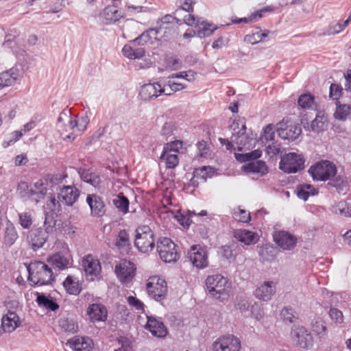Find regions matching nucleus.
I'll use <instances>...</instances> for the list:
<instances>
[{
	"label": "nucleus",
	"instance_id": "603ef678",
	"mask_svg": "<svg viewBox=\"0 0 351 351\" xmlns=\"http://www.w3.org/2000/svg\"><path fill=\"white\" fill-rule=\"evenodd\" d=\"M232 217L235 220L243 223H248L251 220L250 213L240 208L234 210Z\"/></svg>",
	"mask_w": 351,
	"mask_h": 351
},
{
	"label": "nucleus",
	"instance_id": "774afa93",
	"mask_svg": "<svg viewBox=\"0 0 351 351\" xmlns=\"http://www.w3.org/2000/svg\"><path fill=\"white\" fill-rule=\"evenodd\" d=\"M342 90L341 86L336 84H332L330 86V97L337 100L341 95Z\"/></svg>",
	"mask_w": 351,
	"mask_h": 351
},
{
	"label": "nucleus",
	"instance_id": "6e6d98bb",
	"mask_svg": "<svg viewBox=\"0 0 351 351\" xmlns=\"http://www.w3.org/2000/svg\"><path fill=\"white\" fill-rule=\"evenodd\" d=\"M61 203V201L59 199H56L54 196L50 197L45 206V210L55 213L60 212L62 210Z\"/></svg>",
	"mask_w": 351,
	"mask_h": 351
},
{
	"label": "nucleus",
	"instance_id": "2f4dec72",
	"mask_svg": "<svg viewBox=\"0 0 351 351\" xmlns=\"http://www.w3.org/2000/svg\"><path fill=\"white\" fill-rule=\"evenodd\" d=\"M78 173L80 174L82 180L90 184L95 188H97L100 186L101 178L95 172L80 168L78 170Z\"/></svg>",
	"mask_w": 351,
	"mask_h": 351
},
{
	"label": "nucleus",
	"instance_id": "bf43d9fd",
	"mask_svg": "<svg viewBox=\"0 0 351 351\" xmlns=\"http://www.w3.org/2000/svg\"><path fill=\"white\" fill-rule=\"evenodd\" d=\"M196 75H197V73L195 72H194L193 71L189 70L187 71H181L179 73H173L172 75H170L169 77H171V78H175V77L183 78L189 82H192L195 80Z\"/></svg>",
	"mask_w": 351,
	"mask_h": 351
},
{
	"label": "nucleus",
	"instance_id": "13d9d810",
	"mask_svg": "<svg viewBox=\"0 0 351 351\" xmlns=\"http://www.w3.org/2000/svg\"><path fill=\"white\" fill-rule=\"evenodd\" d=\"M329 182L328 184L335 187L337 189L342 191L345 186H346L347 182L346 179L341 176H335L333 178H331L330 180H328Z\"/></svg>",
	"mask_w": 351,
	"mask_h": 351
},
{
	"label": "nucleus",
	"instance_id": "c9c22d12",
	"mask_svg": "<svg viewBox=\"0 0 351 351\" xmlns=\"http://www.w3.org/2000/svg\"><path fill=\"white\" fill-rule=\"evenodd\" d=\"M269 33V31L268 30L263 31L260 28H257L256 32H252L250 34L246 35L245 36L244 40L246 43L254 45L259 42L263 41L265 38L267 37Z\"/></svg>",
	"mask_w": 351,
	"mask_h": 351
},
{
	"label": "nucleus",
	"instance_id": "4468645a",
	"mask_svg": "<svg viewBox=\"0 0 351 351\" xmlns=\"http://www.w3.org/2000/svg\"><path fill=\"white\" fill-rule=\"evenodd\" d=\"M62 248V251L56 252L47 258L49 263L60 270L67 268L71 265V255L66 245H64Z\"/></svg>",
	"mask_w": 351,
	"mask_h": 351
},
{
	"label": "nucleus",
	"instance_id": "1a4fd4ad",
	"mask_svg": "<svg viewBox=\"0 0 351 351\" xmlns=\"http://www.w3.org/2000/svg\"><path fill=\"white\" fill-rule=\"evenodd\" d=\"M146 287L149 296L156 301L161 302L165 298L167 286L164 279L158 276L150 277Z\"/></svg>",
	"mask_w": 351,
	"mask_h": 351
},
{
	"label": "nucleus",
	"instance_id": "f03ea898",
	"mask_svg": "<svg viewBox=\"0 0 351 351\" xmlns=\"http://www.w3.org/2000/svg\"><path fill=\"white\" fill-rule=\"evenodd\" d=\"M27 269L29 274L28 280L34 285H49L55 279L51 269L44 262H32Z\"/></svg>",
	"mask_w": 351,
	"mask_h": 351
},
{
	"label": "nucleus",
	"instance_id": "5701e85b",
	"mask_svg": "<svg viewBox=\"0 0 351 351\" xmlns=\"http://www.w3.org/2000/svg\"><path fill=\"white\" fill-rule=\"evenodd\" d=\"M293 335L298 345L302 348H309L313 344V337L303 326H298L293 331Z\"/></svg>",
	"mask_w": 351,
	"mask_h": 351
},
{
	"label": "nucleus",
	"instance_id": "58836bf2",
	"mask_svg": "<svg viewBox=\"0 0 351 351\" xmlns=\"http://www.w3.org/2000/svg\"><path fill=\"white\" fill-rule=\"evenodd\" d=\"M101 16L106 21V23L115 22L121 17L119 10L114 6L105 8L101 13Z\"/></svg>",
	"mask_w": 351,
	"mask_h": 351
},
{
	"label": "nucleus",
	"instance_id": "0e129e2a",
	"mask_svg": "<svg viewBox=\"0 0 351 351\" xmlns=\"http://www.w3.org/2000/svg\"><path fill=\"white\" fill-rule=\"evenodd\" d=\"M183 142L182 141H175L171 143H167L163 149L167 150L169 152H178L180 149L182 148Z\"/></svg>",
	"mask_w": 351,
	"mask_h": 351
},
{
	"label": "nucleus",
	"instance_id": "f257e3e1",
	"mask_svg": "<svg viewBox=\"0 0 351 351\" xmlns=\"http://www.w3.org/2000/svg\"><path fill=\"white\" fill-rule=\"evenodd\" d=\"M206 287L211 297L220 301L226 300L230 295L231 284L220 274L208 276L206 280Z\"/></svg>",
	"mask_w": 351,
	"mask_h": 351
},
{
	"label": "nucleus",
	"instance_id": "72a5a7b5",
	"mask_svg": "<svg viewBox=\"0 0 351 351\" xmlns=\"http://www.w3.org/2000/svg\"><path fill=\"white\" fill-rule=\"evenodd\" d=\"M36 302L38 306L47 309L55 311L59 308V305L51 298L46 296L43 293H37Z\"/></svg>",
	"mask_w": 351,
	"mask_h": 351
},
{
	"label": "nucleus",
	"instance_id": "3c124183",
	"mask_svg": "<svg viewBox=\"0 0 351 351\" xmlns=\"http://www.w3.org/2000/svg\"><path fill=\"white\" fill-rule=\"evenodd\" d=\"M199 29L197 32V36L199 38H204L211 36L213 32L217 29L212 24L202 22Z\"/></svg>",
	"mask_w": 351,
	"mask_h": 351
},
{
	"label": "nucleus",
	"instance_id": "bb28decb",
	"mask_svg": "<svg viewBox=\"0 0 351 351\" xmlns=\"http://www.w3.org/2000/svg\"><path fill=\"white\" fill-rule=\"evenodd\" d=\"M20 325L21 321L17 313H7L1 319V328L5 332H11Z\"/></svg>",
	"mask_w": 351,
	"mask_h": 351
},
{
	"label": "nucleus",
	"instance_id": "f704fd0d",
	"mask_svg": "<svg viewBox=\"0 0 351 351\" xmlns=\"http://www.w3.org/2000/svg\"><path fill=\"white\" fill-rule=\"evenodd\" d=\"M115 245L119 250L128 251L130 248L131 243L128 232L125 230L119 231L115 241Z\"/></svg>",
	"mask_w": 351,
	"mask_h": 351
},
{
	"label": "nucleus",
	"instance_id": "412c9836",
	"mask_svg": "<svg viewBox=\"0 0 351 351\" xmlns=\"http://www.w3.org/2000/svg\"><path fill=\"white\" fill-rule=\"evenodd\" d=\"M328 127V117L324 111L318 110L315 118L311 122L307 127L304 128L308 130L313 131L316 133L324 132Z\"/></svg>",
	"mask_w": 351,
	"mask_h": 351
},
{
	"label": "nucleus",
	"instance_id": "ea45409f",
	"mask_svg": "<svg viewBox=\"0 0 351 351\" xmlns=\"http://www.w3.org/2000/svg\"><path fill=\"white\" fill-rule=\"evenodd\" d=\"M114 206L123 214L128 212L129 200L123 193H119L112 200Z\"/></svg>",
	"mask_w": 351,
	"mask_h": 351
},
{
	"label": "nucleus",
	"instance_id": "9b49d317",
	"mask_svg": "<svg viewBox=\"0 0 351 351\" xmlns=\"http://www.w3.org/2000/svg\"><path fill=\"white\" fill-rule=\"evenodd\" d=\"M114 271L121 282L128 283L134 278L136 267L131 261L123 259L115 266Z\"/></svg>",
	"mask_w": 351,
	"mask_h": 351
},
{
	"label": "nucleus",
	"instance_id": "0eeeda50",
	"mask_svg": "<svg viewBox=\"0 0 351 351\" xmlns=\"http://www.w3.org/2000/svg\"><path fill=\"white\" fill-rule=\"evenodd\" d=\"M277 132L281 138L293 141L301 135L302 128L298 123L283 119L277 124Z\"/></svg>",
	"mask_w": 351,
	"mask_h": 351
},
{
	"label": "nucleus",
	"instance_id": "a18cd8bd",
	"mask_svg": "<svg viewBox=\"0 0 351 351\" xmlns=\"http://www.w3.org/2000/svg\"><path fill=\"white\" fill-rule=\"evenodd\" d=\"M213 169L210 167H202L200 168L195 169L193 173L195 178H198L200 182H206L207 178L211 177Z\"/></svg>",
	"mask_w": 351,
	"mask_h": 351
},
{
	"label": "nucleus",
	"instance_id": "e433bc0d",
	"mask_svg": "<svg viewBox=\"0 0 351 351\" xmlns=\"http://www.w3.org/2000/svg\"><path fill=\"white\" fill-rule=\"evenodd\" d=\"M160 159L165 162V166L168 169H174L179 163V160L176 154H172L164 149Z\"/></svg>",
	"mask_w": 351,
	"mask_h": 351
},
{
	"label": "nucleus",
	"instance_id": "6e6552de",
	"mask_svg": "<svg viewBox=\"0 0 351 351\" xmlns=\"http://www.w3.org/2000/svg\"><path fill=\"white\" fill-rule=\"evenodd\" d=\"M176 244L169 238H160L157 242V251L160 258L166 263L177 261L179 255L176 250Z\"/></svg>",
	"mask_w": 351,
	"mask_h": 351
},
{
	"label": "nucleus",
	"instance_id": "39448f33",
	"mask_svg": "<svg viewBox=\"0 0 351 351\" xmlns=\"http://www.w3.org/2000/svg\"><path fill=\"white\" fill-rule=\"evenodd\" d=\"M314 180L326 181L337 174L336 166L328 160H322L312 165L308 170Z\"/></svg>",
	"mask_w": 351,
	"mask_h": 351
},
{
	"label": "nucleus",
	"instance_id": "2eb2a0df",
	"mask_svg": "<svg viewBox=\"0 0 351 351\" xmlns=\"http://www.w3.org/2000/svg\"><path fill=\"white\" fill-rule=\"evenodd\" d=\"M189 258L193 266L198 269H204L208 267V254L206 250L197 245L191 247L189 252Z\"/></svg>",
	"mask_w": 351,
	"mask_h": 351
},
{
	"label": "nucleus",
	"instance_id": "aec40b11",
	"mask_svg": "<svg viewBox=\"0 0 351 351\" xmlns=\"http://www.w3.org/2000/svg\"><path fill=\"white\" fill-rule=\"evenodd\" d=\"M86 201L90 208L92 216L99 217L105 214V204L100 196L97 194H88Z\"/></svg>",
	"mask_w": 351,
	"mask_h": 351
},
{
	"label": "nucleus",
	"instance_id": "7ed1b4c3",
	"mask_svg": "<svg viewBox=\"0 0 351 351\" xmlns=\"http://www.w3.org/2000/svg\"><path fill=\"white\" fill-rule=\"evenodd\" d=\"M64 178V176L60 174H56L51 176V178L47 180H40L37 181L34 186H32L30 189H29L28 186L25 182L20 184L19 186L21 188H27V191L23 196L27 195L30 197L33 200L38 202L40 199H43L45 195L47 193L48 185H50L51 187H56L62 182Z\"/></svg>",
	"mask_w": 351,
	"mask_h": 351
},
{
	"label": "nucleus",
	"instance_id": "69168bd1",
	"mask_svg": "<svg viewBox=\"0 0 351 351\" xmlns=\"http://www.w3.org/2000/svg\"><path fill=\"white\" fill-rule=\"evenodd\" d=\"M150 40V36L149 34L148 31L147 30L142 33L139 36L136 38L134 40H133L132 41V43L134 45H143Z\"/></svg>",
	"mask_w": 351,
	"mask_h": 351
},
{
	"label": "nucleus",
	"instance_id": "7c9ffc66",
	"mask_svg": "<svg viewBox=\"0 0 351 351\" xmlns=\"http://www.w3.org/2000/svg\"><path fill=\"white\" fill-rule=\"evenodd\" d=\"M19 77L18 70L14 68L0 73V90L13 85Z\"/></svg>",
	"mask_w": 351,
	"mask_h": 351
},
{
	"label": "nucleus",
	"instance_id": "20e7f679",
	"mask_svg": "<svg viewBox=\"0 0 351 351\" xmlns=\"http://www.w3.org/2000/svg\"><path fill=\"white\" fill-rule=\"evenodd\" d=\"M88 123V116H82L76 120L73 119L70 110L64 109L60 112L57 119V128L60 135L62 136V131L67 132L75 128H77L79 132H83L86 130Z\"/></svg>",
	"mask_w": 351,
	"mask_h": 351
},
{
	"label": "nucleus",
	"instance_id": "c85d7f7f",
	"mask_svg": "<svg viewBox=\"0 0 351 351\" xmlns=\"http://www.w3.org/2000/svg\"><path fill=\"white\" fill-rule=\"evenodd\" d=\"M88 314L93 322L105 321L107 318L106 307L99 304H91L88 308Z\"/></svg>",
	"mask_w": 351,
	"mask_h": 351
},
{
	"label": "nucleus",
	"instance_id": "ddd939ff",
	"mask_svg": "<svg viewBox=\"0 0 351 351\" xmlns=\"http://www.w3.org/2000/svg\"><path fill=\"white\" fill-rule=\"evenodd\" d=\"M58 199L61 201L62 204L66 206H71L77 202L79 198L80 191L74 186H63L57 187Z\"/></svg>",
	"mask_w": 351,
	"mask_h": 351
},
{
	"label": "nucleus",
	"instance_id": "4be33fe9",
	"mask_svg": "<svg viewBox=\"0 0 351 351\" xmlns=\"http://www.w3.org/2000/svg\"><path fill=\"white\" fill-rule=\"evenodd\" d=\"M165 92V88H162L158 83L147 84L141 87L139 95L143 100L149 101L158 97Z\"/></svg>",
	"mask_w": 351,
	"mask_h": 351
},
{
	"label": "nucleus",
	"instance_id": "052dcab7",
	"mask_svg": "<svg viewBox=\"0 0 351 351\" xmlns=\"http://www.w3.org/2000/svg\"><path fill=\"white\" fill-rule=\"evenodd\" d=\"M176 5L177 8L183 10L189 13L193 11L192 0H176Z\"/></svg>",
	"mask_w": 351,
	"mask_h": 351
},
{
	"label": "nucleus",
	"instance_id": "09e8293b",
	"mask_svg": "<svg viewBox=\"0 0 351 351\" xmlns=\"http://www.w3.org/2000/svg\"><path fill=\"white\" fill-rule=\"evenodd\" d=\"M275 132L272 125L269 124L263 129V132L261 135L260 140L262 143L265 145L267 143L272 142L274 139Z\"/></svg>",
	"mask_w": 351,
	"mask_h": 351
},
{
	"label": "nucleus",
	"instance_id": "9d476101",
	"mask_svg": "<svg viewBox=\"0 0 351 351\" xmlns=\"http://www.w3.org/2000/svg\"><path fill=\"white\" fill-rule=\"evenodd\" d=\"M304 160L300 154L289 153L280 162V169L285 173H291L303 169Z\"/></svg>",
	"mask_w": 351,
	"mask_h": 351
},
{
	"label": "nucleus",
	"instance_id": "b1692460",
	"mask_svg": "<svg viewBox=\"0 0 351 351\" xmlns=\"http://www.w3.org/2000/svg\"><path fill=\"white\" fill-rule=\"evenodd\" d=\"M246 127L243 125L241 128L237 132L232 133L231 136L232 141L237 145L239 151H242L243 149H249L252 145V138H250L246 134Z\"/></svg>",
	"mask_w": 351,
	"mask_h": 351
},
{
	"label": "nucleus",
	"instance_id": "423d86ee",
	"mask_svg": "<svg viewBox=\"0 0 351 351\" xmlns=\"http://www.w3.org/2000/svg\"><path fill=\"white\" fill-rule=\"evenodd\" d=\"M134 241L135 246L143 253L152 251L154 246V234L151 228L147 226L138 227L136 230Z\"/></svg>",
	"mask_w": 351,
	"mask_h": 351
},
{
	"label": "nucleus",
	"instance_id": "4c0bfd02",
	"mask_svg": "<svg viewBox=\"0 0 351 351\" xmlns=\"http://www.w3.org/2000/svg\"><path fill=\"white\" fill-rule=\"evenodd\" d=\"M337 108L334 113V117L340 121H345L348 116L351 114V106L341 104L339 101L336 102Z\"/></svg>",
	"mask_w": 351,
	"mask_h": 351
},
{
	"label": "nucleus",
	"instance_id": "4d7b16f0",
	"mask_svg": "<svg viewBox=\"0 0 351 351\" xmlns=\"http://www.w3.org/2000/svg\"><path fill=\"white\" fill-rule=\"evenodd\" d=\"M281 316L286 322L292 323L297 319V315L294 310L291 307H285L281 311Z\"/></svg>",
	"mask_w": 351,
	"mask_h": 351
},
{
	"label": "nucleus",
	"instance_id": "dca6fc26",
	"mask_svg": "<svg viewBox=\"0 0 351 351\" xmlns=\"http://www.w3.org/2000/svg\"><path fill=\"white\" fill-rule=\"evenodd\" d=\"M273 237L276 244L284 250H291L297 243V238L287 231H276Z\"/></svg>",
	"mask_w": 351,
	"mask_h": 351
},
{
	"label": "nucleus",
	"instance_id": "864d4df0",
	"mask_svg": "<svg viewBox=\"0 0 351 351\" xmlns=\"http://www.w3.org/2000/svg\"><path fill=\"white\" fill-rule=\"evenodd\" d=\"M176 130V122L173 120L168 119L165 121L160 130V134L162 136H168L173 134Z\"/></svg>",
	"mask_w": 351,
	"mask_h": 351
},
{
	"label": "nucleus",
	"instance_id": "338daca9",
	"mask_svg": "<svg viewBox=\"0 0 351 351\" xmlns=\"http://www.w3.org/2000/svg\"><path fill=\"white\" fill-rule=\"evenodd\" d=\"M329 315L331 319L335 321L336 323L341 324L343 321V313L337 308H331L329 311Z\"/></svg>",
	"mask_w": 351,
	"mask_h": 351
},
{
	"label": "nucleus",
	"instance_id": "e2e57ef3",
	"mask_svg": "<svg viewBox=\"0 0 351 351\" xmlns=\"http://www.w3.org/2000/svg\"><path fill=\"white\" fill-rule=\"evenodd\" d=\"M60 326L66 332H75L77 329V326L72 320L68 319L61 320Z\"/></svg>",
	"mask_w": 351,
	"mask_h": 351
},
{
	"label": "nucleus",
	"instance_id": "49530a36",
	"mask_svg": "<svg viewBox=\"0 0 351 351\" xmlns=\"http://www.w3.org/2000/svg\"><path fill=\"white\" fill-rule=\"evenodd\" d=\"M261 151L256 149L246 154H235V158L237 160L243 162L258 159L261 156Z\"/></svg>",
	"mask_w": 351,
	"mask_h": 351
},
{
	"label": "nucleus",
	"instance_id": "a19ab883",
	"mask_svg": "<svg viewBox=\"0 0 351 351\" xmlns=\"http://www.w3.org/2000/svg\"><path fill=\"white\" fill-rule=\"evenodd\" d=\"M18 233L12 223H8L5 230L4 241L7 245L11 246L18 239Z\"/></svg>",
	"mask_w": 351,
	"mask_h": 351
},
{
	"label": "nucleus",
	"instance_id": "cd10ccee",
	"mask_svg": "<svg viewBox=\"0 0 351 351\" xmlns=\"http://www.w3.org/2000/svg\"><path fill=\"white\" fill-rule=\"evenodd\" d=\"M244 172L263 176L267 173V167L263 160H254L242 167Z\"/></svg>",
	"mask_w": 351,
	"mask_h": 351
},
{
	"label": "nucleus",
	"instance_id": "c756f323",
	"mask_svg": "<svg viewBox=\"0 0 351 351\" xmlns=\"http://www.w3.org/2000/svg\"><path fill=\"white\" fill-rule=\"evenodd\" d=\"M234 236L240 242L248 245L256 243L258 240V236L256 233L247 230H236Z\"/></svg>",
	"mask_w": 351,
	"mask_h": 351
},
{
	"label": "nucleus",
	"instance_id": "f8f14e48",
	"mask_svg": "<svg viewBox=\"0 0 351 351\" xmlns=\"http://www.w3.org/2000/svg\"><path fill=\"white\" fill-rule=\"evenodd\" d=\"M213 351H239L241 342L233 335L223 336L213 343Z\"/></svg>",
	"mask_w": 351,
	"mask_h": 351
},
{
	"label": "nucleus",
	"instance_id": "6ab92c4d",
	"mask_svg": "<svg viewBox=\"0 0 351 351\" xmlns=\"http://www.w3.org/2000/svg\"><path fill=\"white\" fill-rule=\"evenodd\" d=\"M82 265L86 275L89 276L92 280L99 275L101 270L99 260L95 258L90 254L83 258L82 261Z\"/></svg>",
	"mask_w": 351,
	"mask_h": 351
},
{
	"label": "nucleus",
	"instance_id": "8fccbe9b",
	"mask_svg": "<svg viewBox=\"0 0 351 351\" xmlns=\"http://www.w3.org/2000/svg\"><path fill=\"white\" fill-rule=\"evenodd\" d=\"M335 212L341 216L351 217V204L346 201H341L335 206Z\"/></svg>",
	"mask_w": 351,
	"mask_h": 351
},
{
	"label": "nucleus",
	"instance_id": "5fc2aeb1",
	"mask_svg": "<svg viewBox=\"0 0 351 351\" xmlns=\"http://www.w3.org/2000/svg\"><path fill=\"white\" fill-rule=\"evenodd\" d=\"M160 29H166L171 27L166 26L167 25L181 24V20L178 19L171 14H167L160 19Z\"/></svg>",
	"mask_w": 351,
	"mask_h": 351
},
{
	"label": "nucleus",
	"instance_id": "a878e982",
	"mask_svg": "<svg viewBox=\"0 0 351 351\" xmlns=\"http://www.w3.org/2000/svg\"><path fill=\"white\" fill-rule=\"evenodd\" d=\"M146 328L157 337H165L167 334V330L163 322L152 316H147Z\"/></svg>",
	"mask_w": 351,
	"mask_h": 351
},
{
	"label": "nucleus",
	"instance_id": "393cba45",
	"mask_svg": "<svg viewBox=\"0 0 351 351\" xmlns=\"http://www.w3.org/2000/svg\"><path fill=\"white\" fill-rule=\"evenodd\" d=\"M93 341L89 337L75 336L68 340L66 345L75 351H91Z\"/></svg>",
	"mask_w": 351,
	"mask_h": 351
},
{
	"label": "nucleus",
	"instance_id": "37998d69",
	"mask_svg": "<svg viewBox=\"0 0 351 351\" xmlns=\"http://www.w3.org/2000/svg\"><path fill=\"white\" fill-rule=\"evenodd\" d=\"M63 286L69 294L77 295L80 292L78 283L75 282L71 276L66 277L65 280L63 282Z\"/></svg>",
	"mask_w": 351,
	"mask_h": 351
},
{
	"label": "nucleus",
	"instance_id": "c03bdc74",
	"mask_svg": "<svg viewBox=\"0 0 351 351\" xmlns=\"http://www.w3.org/2000/svg\"><path fill=\"white\" fill-rule=\"evenodd\" d=\"M45 230L48 232H51L56 226V213L45 210Z\"/></svg>",
	"mask_w": 351,
	"mask_h": 351
},
{
	"label": "nucleus",
	"instance_id": "680f3d73",
	"mask_svg": "<svg viewBox=\"0 0 351 351\" xmlns=\"http://www.w3.org/2000/svg\"><path fill=\"white\" fill-rule=\"evenodd\" d=\"M22 136V132L21 131H14L12 132L10 137L3 142V147L6 148L10 145L16 143Z\"/></svg>",
	"mask_w": 351,
	"mask_h": 351
},
{
	"label": "nucleus",
	"instance_id": "473e14b6",
	"mask_svg": "<svg viewBox=\"0 0 351 351\" xmlns=\"http://www.w3.org/2000/svg\"><path fill=\"white\" fill-rule=\"evenodd\" d=\"M296 193L298 198L306 201L310 195H315L318 191L311 184H302L297 186Z\"/></svg>",
	"mask_w": 351,
	"mask_h": 351
},
{
	"label": "nucleus",
	"instance_id": "a211bd4d",
	"mask_svg": "<svg viewBox=\"0 0 351 351\" xmlns=\"http://www.w3.org/2000/svg\"><path fill=\"white\" fill-rule=\"evenodd\" d=\"M49 233L42 228H36L29 232L27 241L34 251L44 245L49 237Z\"/></svg>",
	"mask_w": 351,
	"mask_h": 351
},
{
	"label": "nucleus",
	"instance_id": "de8ad7c7",
	"mask_svg": "<svg viewBox=\"0 0 351 351\" xmlns=\"http://www.w3.org/2000/svg\"><path fill=\"white\" fill-rule=\"evenodd\" d=\"M19 223L24 229H29L33 223V217L30 212L19 213Z\"/></svg>",
	"mask_w": 351,
	"mask_h": 351
},
{
	"label": "nucleus",
	"instance_id": "f3484780",
	"mask_svg": "<svg viewBox=\"0 0 351 351\" xmlns=\"http://www.w3.org/2000/svg\"><path fill=\"white\" fill-rule=\"evenodd\" d=\"M277 282L265 280L261 283L254 291L255 296L263 301H269L276 292Z\"/></svg>",
	"mask_w": 351,
	"mask_h": 351
},
{
	"label": "nucleus",
	"instance_id": "79ce46f5",
	"mask_svg": "<svg viewBox=\"0 0 351 351\" xmlns=\"http://www.w3.org/2000/svg\"><path fill=\"white\" fill-rule=\"evenodd\" d=\"M298 105L303 109H313L315 106L314 97L311 94H303L298 100Z\"/></svg>",
	"mask_w": 351,
	"mask_h": 351
}]
</instances>
